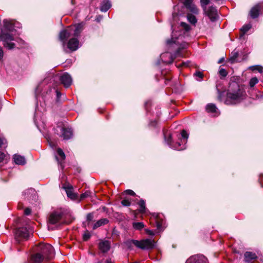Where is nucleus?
Listing matches in <instances>:
<instances>
[{
    "mask_svg": "<svg viewBox=\"0 0 263 263\" xmlns=\"http://www.w3.org/2000/svg\"><path fill=\"white\" fill-rule=\"evenodd\" d=\"M144 227V224L142 222H137L133 223V227L134 229L137 230H141Z\"/></svg>",
    "mask_w": 263,
    "mask_h": 263,
    "instance_id": "obj_25",
    "label": "nucleus"
},
{
    "mask_svg": "<svg viewBox=\"0 0 263 263\" xmlns=\"http://www.w3.org/2000/svg\"><path fill=\"white\" fill-rule=\"evenodd\" d=\"M111 7V4L108 0H103L100 5V10L102 12H106Z\"/></svg>",
    "mask_w": 263,
    "mask_h": 263,
    "instance_id": "obj_19",
    "label": "nucleus"
},
{
    "mask_svg": "<svg viewBox=\"0 0 263 263\" xmlns=\"http://www.w3.org/2000/svg\"><path fill=\"white\" fill-rule=\"evenodd\" d=\"M194 76L199 78L200 79L199 80L202 79L203 77V74L202 72H201L200 71H196L195 73Z\"/></svg>",
    "mask_w": 263,
    "mask_h": 263,
    "instance_id": "obj_42",
    "label": "nucleus"
},
{
    "mask_svg": "<svg viewBox=\"0 0 263 263\" xmlns=\"http://www.w3.org/2000/svg\"><path fill=\"white\" fill-rule=\"evenodd\" d=\"M196 260V257H190L187 260V263H190L192 261H195Z\"/></svg>",
    "mask_w": 263,
    "mask_h": 263,
    "instance_id": "obj_51",
    "label": "nucleus"
},
{
    "mask_svg": "<svg viewBox=\"0 0 263 263\" xmlns=\"http://www.w3.org/2000/svg\"><path fill=\"white\" fill-rule=\"evenodd\" d=\"M37 251L42 254L45 259L48 261L52 259L54 256L52 246L49 244H40L38 247Z\"/></svg>",
    "mask_w": 263,
    "mask_h": 263,
    "instance_id": "obj_4",
    "label": "nucleus"
},
{
    "mask_svg": "<svg viewBox=\"0 0 263 263\" xmlns=\"http://www.w3.org/2000/svg\"><path fill=\"white\" fill-rule=\"evenodd\" d=\"M104 263H114V262L112 261L110 259H107Z\"/></svg>",
    "mask_w": 263,
    "mask_h": 263,
    "instance_id": "obj_54",
    "label": "nucleus"
},
{
    "mask_svg": "<svg viewBox=\"0 0 263 263\" xmlns=\"http://www.w3.org/2000/svg\"><path fill=\"white\" fill-rule=\"evenodd\" d=\"M218 100L223 102L227 105H235L240 104L247 97L243 87L240 86L236 82L230 83L226 95H224L223 92L218 91Z\"/></svg>",
    "mask_w": 263,
    "mask_h": 263,
    "instance_id": "obj_1",
    "label": "nucleus"
},
{
    "mask_svg": "<svg viewBox=\"0 0 263 263\" xmlns=\"http://www.w3.org/2000/svg\"><path fill=\"white\" fill-rule=\"evenodd\" d=\"M138 205L140 208L139 212L140 213H144L145 210V204L144 201L141 199L138 202Z\"/></svg>",
    "mask_w": 263,
    "mask_h": 263,
    "instance_id": "obj_27",
    "label": "nucleus"
},
{
    "mask_svg": "<svg viewBox=\"0 0 263 263\" xmlns=\"http://www.w3.org/2000/svg\"><path fill=\"white\" fill-rule=\"evenodd\" d=\"M156 124H157V121L156 120L151 121L149 123V124L151 126H155L156 125Z\"/></svg>",
    "mask_w": 263,
    "mask_h": 263,
    "instance_id": "obj_53",
    "label": "nucleus"
},
{
    "mask_svg": "<svg viewBox=\"0 0 263 263\" xmlns=\"http://www.w3.org/2000/svg\"><path fill=\"white\" fill-rule=\"evenodd\" d=\"M252 70H258L259 72L262 71V67L259 66H253L250 67Z\"/></svg>",
    "mask_w": 263,
    "mask_h": 263,
    "instance_id": "obj_39",
    "label": "nucleus"
},
{
    "mask_svg": "<svg viewBox=\"0 0 263 263\" xmlns=\"http://www.w3.org/2000/svg\"><path fill=\"white\" fill-rule=\"evenodd\" d=\"M79 41L76 37L70 39L67 44V47L70 51H74L79 48Z\"/></svg>",
    "mask_w": 263,
    "mask_h": 263,
    "instance_id": "obj_13",
    "label": "nucleus"
},
{
    "mask_svg": "<svg viewBox=\"0 0 263 263\" xmlns=\"http://www.w3.org/2000/svg\"><path fill=\"white\" fill-rule=\"evenodd\" d=\"M187 9H190L191 11H192L193 13L197 14L198 13V9L197 8V7L194 4H192L190 6H189Z\"/></svg>",
    "mask_w": 263,
    "mask_h": 263,
    "instance_id": "obj_30",
    "label": "nucleus"
},
{
    "mask_svg": "<svg viewBox=\"0 0 263 263\" xmlns=\"http://www.w3.org/2000/svg\"><path fill=\"white\" fill-rule=\"evenodd\" d=\"M91 192L90 191H86L84 193L81 195V199H83L90 196Z\"/></svg>",
    "mask_w": 263,
    "mask_h": 263,
    "instance_id": "obj_38",
    "label": "nucleus"
},
{
    "mask_svg": "<svg viewBox=\"0 0 263 263\" xmlns=\"http://www.w3.org/2000/svg\"><path fill=\"white\" fill-rule=\"evenodd\" d=\"M93 218V214L92 213H89L87 215L86 220L87 221L90 222L92 220Z\"/></svg>",
    "mask_w": 263,
    "mask_h": 263,
    "instance_id": "obj_40",
    "label": "nucleus"
},
{
    "mask_svg": "<svg viewBox=\"0 0 263 263\" xmlns=\"http://www.w3.org/2000/svg\"><path fill=\"white\" fill-rule=\"evenodd\" d=\"M121 204L125 206H128L130 205V201L128 199H125L121 201Z\"/></svg>",
    "mask_w": 263,
    "mask_h": 263,
    "instance_id": "obj_36",
    "label": "nucleus"
},
{
    "mask_svg": "<svg viewBox=\"0 0 263 263\" xmlns=\"http://www.w3.org/2000/svg\"><path fill=\"white\" fill-rule=\"evenodd\" d=\"M155 241L151 239H143L141 241L129 239L124 242L125 247L129 250H132L134 246L143 250L153 249L155 247Z\"/></svg>",
    "mask_w": 263,
    "mask_h": 263,
    "instance_id": "obj_2",
    "label": "nucleus"
},
{
    "mask_svg": "<svg viewBox=\"0 0 263 263\" xmlns=\"http://www.w3.org/2000/svg\"><path fill=\"white\" fill-rule=\"evenodd\" d=\"M70 27L72 28V33L74 37L79 36L83 29V25L82 24H78L74 27Z\"/></svg>",
    "mask_w": 263,
    "mask_h": 263,
    "instance_id": "obj_17",
    "label": "nucleus"
},
{
    "mask_svg": "<svg viewBox=\"0 0 263 263\" xmlns=\"http://www.w3.org/2000/svg\"><path fill=\"white\" fill-rule=\"evenodd\" d=\"M238 55H239V53L237 52H234L233 53V56L231 58V60L232 61H234L238 57Z\"/></svg>",
    "mask_w": 263,
    "mask_h": 263,
    "instance_id": "obj_45",
    "label": "nucleus"
},
{
    "mask_svg": "<svg viewBox=\"0 0 263 263\" xmlns=\"http://www.w3.org/2000/svg\"><path fill=\"white\" fill-rule=\"evenodd\" d=\"M72 28L70 26L68 27L66 29H64L60 31L59 37L60 40L63 42V46L65 45L67 39L72 35Z\"/></svg>",
    "mask_w": 263,
    "mask_h": 263,
    "instance_id": "obj_10",
    "label": "nucleus"
},
{
    "mask_svg": "<svg viewBox=\"0 0 263 263\" xmlns=\"http://www.w3.org/2000/svg\"><path fill=\"white\" fill-rule=\"evenodd\" d=\"M192 2L193 0H184V5L186 8H187L189 6L193 4Z\"/></svg>",
    "mask_w": 263,
    "mask_h": 263,
    "instance_id": "obj_43",
    "label": "nucleus"
},
{
    "mask_svg": "<svg viewBox=\"0 0 263 263\" xmlns=\"http://www.w3.org/2000/svg\"><path fill=\"white\" fill-rule=\"evenodd\" d=\"M224 59L223 58H221L220 59L219 61H218V63H221L222 62V61H223Z\"/></svg>",
    "mask_w": 263,
    "mask_h": 263,
    "instance_id": "obj_58",
    "label": "nucleus"
},
{
    "mask_svg": "<svg viewBox=\"0 0 263 263\" xmlns=\"http://www.w3.org/2000/svg\"><path fill=\"white\" fill-rule=\"evenodd\" d=\"M188 134L184 130H183L181 133V137L183 139V142L186 143L187 141V139L188 138Z\"/></svg>",
    "mask_w": 263,
    "mask_h": 263,
    "instance_id": "obj_31",
    "label": "nucleus"
},
{
    "mask_svg": "<svg viewBox=\"0 0 263 263\" xmlns=\"http://www.w3.org/2000/svg\"><path fill=\"white\" fill-rule=\"evenodd\" d=\"M54 133L64 140L70 139L73 137V131L71 128L66 127L60 124L54 128Z\"/></svg>",
    "mask_w": 263,
    "mask_h": 263,
    "instance_id": "obj_3",
    "label": "nucleus"
},
{
    "mask_svg": "<svg viewBox=\"0 0 263 263\" xmlns=\"http://www.w3.org/2000/svg\"><path fill=\"white\" fill-rule=\"evenodd\" d=\"M262 6H263V3H262ZM262 10V13H263V8H261V11Z\"/></svg>",
    "mask_w": 263,
    "mask_h": 263,
    "instance_id": "obj_59",
    "label": "nucleus"
},
{
    "mask_svg": "<svg viewBox=\"0 0 263 263\" xmlns=\"http://www.w3.org/2000/svg\"><path fill=\"white\" fill-rule=\"evenodd\" d=\"M61 83L65 87H68L72 83V79L71 76L67 72L64 73L60 78Z\"/></svg>",
    "mask_w": 263,
    "mask_h": 263,
    "instance_id": "obj_14",
    "label": "nucleus"
},
{
    "mask_svg": "<svg viewBox=\"0 0 263 263\" xmlns=\"http://www.w3.org/2000/svg\"><path fill=\"white\" fill-rule=\"evenodd\" d=\"M181 26L185 30V31H189L190 30V26L187 24L181 22Z\"/></svg>",
    "mask_w": 263,
    "mask_h": 263,
    "instance_id": "obj_35",
    "label": "nucleus"
},
{
    "mask_svg": "<svg viewBox=\"0 0 263 263\" xmlns=\"http://www.w3.org/2000/svg\"><path fill=\"white\" fill-rule=\"evenodd\" d=\"M261 8H263L262 3H259L253 7L250 11L249 14L252 18H257L261 11Z\"/></svg>",
    "mask_w": 263,
    "mask_h": 263,
    "instance_id": "obj_12",
    "label": "nucleus"
},
{
    "mask_svg": "<svg viewBox=\"0 0 263 263\" xmlns=\"http://www.w3.org/2000/svg\"><path fill=\"white\" fill-rule=\"evenodd\" d=\"M3 23L5 29L9 32H12L14 26L12 22L10 21L5 19L3 21Z\"/></svg>",
    "mask_w": 263,
    "mask_h": 263,
    "instance_id": "obj_22",
    "label": "nucleus"
},
{
    "mask_svg": "<svg viewBox=\"0 0 263 263\" xmlns=\"http://www.w3.org/2000/svg\"><path fill=\"white\" fill-rule=\"evenodd\" d=\"M190 61H187V62H183L180 65H176V66L178 67H181V66L188 67V66H190Z\"/></svg>",
    "mask_w": 263,
    "mask_h": 263,
    "instance_id": "obj_41",
    "label": "nucleus"
},
{
    "mask_svg": "<svg viewBox=\"0 0 263 263\" xmlns=\"http://www.w3.org/2000/svg\"><path fill=\"white\" fill-rule=\"evenodd\" d=\"M164 135L165 141L166 142L167 144L170 145L171 147L173 148L178 151L183 150L186 147L185 144H181V142H183L182 141V139L179 138V141L175 143H174L172 142V137L170 133H168V134H167L166 133H164Z\"/></svg>",
    "mask_w": 263,
    "mask_h": 263,
    "instance_id": "obj_8",
    "label": "nucleus"
},
{
    "mask_svg": "<svg viewBox=\"0 0 263 263\" xmlns=\"http://www.w3.org/2000/svg\"><path fill=\"white\" fill-rule=\"evenodd\" d=\"M31 261L34 263H41L44 261H47L39 252L33 254L31 256Z\"/></svg>",
    "mask_w": 263,
    "mask_h": 263,
    "instance_id": "obj_15",
    "label": "nucleus"
},
{
    "mask_svg": "<svg viewBox=\"0 0 263 263\" xmlns=\"http://www.w3.org/2000/svg\"><path fill=\"white\" fill-rule=\"evenodd\" d=\"M3 144V140L0 138V147L2 146Z\"/></svg>",
    "mask_w": 263,
    "mask_h": 263,
    "instance_id": "obj_57",
    "label": "nucleus"
},
{
    "mask_svg": "<svg viewBox=\"0 0 263 263\" xmlns=\"http://www.w3.org/2000/svg\"><path fill=\"white\" fill-rule=\"evenodd\" d=\"M63 216V212L61 211H56L51 213L48 217V222L55 224L60 222Z\"/></svg>",
    "mask_w": 263,
    "mask_h": 263,
    "instance_id": "obj_9",
    "label": "nucleus"
},
{
    "mask_svg": "<svg viewBox=\"0 0 263 263\" xmlns=\"http://www.w3.org/2000/svg\"><path fill=\"white\" fill-rule=\"evenodd\" d=\"M5 156V154L4 153L0 152V163L3 161Z\"/></svg>",
    "mask_w": 263,
    "mask_h": 263,
    "instance_id": "obj_48",
    "label": "nucleus"
},
{
    "mask_svg": "<svg viewBox=\"0 0 263 263\" xmlns=\"http://www.w3.org/2000/svg\"><path fill=\"white\" fill-rule=\"evenodd\" d=\"M147 233H148L149 234H150V235H154V233H153L152 231H150V230H148V231H147Z\"/></svg>",
    "mask_w": 263,
    "mask_h": 263,
    "instance_id": "obj_55",
    "label": "nucleus"
},
{
    "mask_svg": "<svg viewBox=\"0 0 263 263\" xmlns=\"http://www.w3.org/2000/svg\"><path fill=\"white\" fill-rule=\"evenodd\" d=\"M251 24H247L242 27L240 29V32H241V35H244L247 32H248L251 28Z\"/></svg>",
    "mask_w": 263,
    "mask_h": 263,
    "instance_id": "obj_26",
    "label": "nucleus"
},
{
    "mask_svg": "<svg viewBox=\"0 0 263 263\" xmlns=\"http://www.w3.org/2000/svg\"><path fill=\"white\" fill-rule=\"evenodd\" d=\"M258 82V80L256 77L251 78L249 82V86L250 87H253Z\"/></svg>",
    "mask_w": 263,
    "mask_h": 263,
    "instance_id": "obj_28",
    "label": "nucleus"
},
{
    "mask_svg": "<svg viewBox=\"0 0 263 263\" xmlns=\"http://www.w3.org/2000/svg\"><path fill=\"white\" fill-rule=\"evenodd\" d=\"M66 191L67 196L71 199H76L77 198V195L73 193V187L70 185H68L66 186H64Z\"/></svg>",
    "mask_w": 263,
    "mask_h": 263,
    "instance_id": "obj_16",
    "label": "nucleus"
},
{
    "mask_svg": "<svg viewBox=\"0 0 263 263\" xmlns=\"http://www.w3.org/2000/svg\"><path fill=\"white\" fill-rule=\"evenodd\" d=\"M125 193L128 194V195H129L130 196H135L136 195L135 193L133 191V190H127L126 191H125Z\"/></svg>",
    "mask_w": 263,
    "mask_h": 263,
    "instance_id": "obj_44",
    "label": "nucleus"
},
{
    "mask_svg": "<svg viewBox=\"0 0 263 263\" xmlns=\"http://www.w3.org/2000/svg\"><path fill=\"white\" fill-rule=\"evenodd\" d=\"M91 235L88 231H86L83 235V240L87 241L90 238Z\"/></svg>",
    "mask_w": 263,
    "mask_h": 263,
    "instance_id": "obj_37",
    "label": "nucleus"
},
{
    "mask_svg": "<svg viewBox=\"0 0 263 263\" xmlns=\"http://www.w3.org/2000/svg\"><path fill=\"white\" fill-rule=\"evenodd\" d=\"M244 256L246 261L248 262H249L252 260L255 259L257 258L256 255L255 253L251 252H246L245 253Z\"/></svg>",
    "mask_w": 263,
    "mask_h": 263,
    "instance_id": "obj_23",
    "label": "nucleus"
},
{
    "mask_svg": "<svg viewBox=\"0 0 263 263\" xmlns=\"http://www.w3.org/2000/svg\"><path fill=\"white\" fill-rule=\"evenodd\" d=\"M4 57V51L2 47L0 46V61L3 59Z\"/></svg>",
    "mask_w": 263,
    "mask_h": 263,
    "instance_id": "obj_47",
    "label": "nucleus"
},
{
    "mask_svg": "<svg viewBox=\"0 0 263 263\" xmlns=\"http://www.w3.org/2000/svg\"><path fill=\"white\" fill-rule=\"evenodd\" d=\"M188 44L184 43L181 44L180 46L178 48L176 51L173 54H168V53H163L161 54L162 58H163L165 56L168 55L170 60L167 61H165L168 64L173 63L174 60L177 57H182V54L181 53V50L183 49L187 48Z\"/></svg>",
    "mask_w": 263,
    "mask_h": 263,
    "instance_id": "obj_7",
    "label": "nucleus"
},
{
    "mask_svg": "<svg viewBox=\"0 0 263 263\" xmlns=\"http://www.w3.org/2000/svg\"><path fill=\"white\" fill-rule=\"evenodd\" d=\"M210 3V0H200V4L203 10L205 11L207 9L206 6Z\"/></svg>",
    "mask_w": 263,
    "mask_h": 263,
    "instance_id": "obj_29",
    "label": "nucleus"
},
{
    "mask_svg": "<svg viewBox=\"0 0 263 263\" xmlns=\"http://www.w3.org/2000/svg\"><path fill=\"white\" fill-rule=\"evenodd\" d=\"M187 19H188L189 21L193 24H195L197 22L196 17L193 15H189L187 16Z\"/></svg>",
    "mask_w": 263,
    "mask_h": 263,
    "instance_id": "obj_32",
    "label": "nucleus"
},
{
    "mask_svg": "<svg viewBox=\"0 0 263 263\" xmlns=\"http://www.w3.org/2000/svg\"><path fill=\"white\" fill-rule=\"evenodd\" d=\"M57 97L59 98L61 96V93L58 90L56 91Z\"/></svg>",
    "mask_w": 263,
    "mask_h": 263,
    "instance_id": "obj_56",
    "label": "nucleus"
},
{
    "mask_svg": "<svg viewBox=\"0 0 263 263\" xmlns=\"http://www.w3.org/2000/svg\"><path fill=\"white\" fill-rule=\"evenodd\" d=\"M170 81H171V78H166L165 80V85H171V84H169Z\"/></svg>",
    "mask_w": 263,
    "mask_h": 263,
    "instance_id": "obj_52",
    "label": "nucleus"
},
{
    "mask_svg": "<svg viewBox=\"0 0 263 263\" xmlns=\"http://www.w3.org/2000/svg\"><path fill=\"white\" fill-rule=\"evenodd\" d=\"M57 153H58V155L61 158L62 160H65V155L61 148H58Z\"/></svg>",
    "mask_w": 263,
    "mask_h": 263,
    "instance_id": "obj_33",
    "label": "nucleus"
},
{
    "mask_svg": "<svg viewBox=\"0 0 263 263\" xmlns=\"http://www.w3.org/2000/svg\"><path fill=\"white\" fill-rule=\"evenodd\" d=\"M219 74L220 76L225 77L227 76L228 72L227 70L224 68H221L219 71Z\"/></svg>",
    "mask_w": 263,
    "mask_h": 263,
    "instance_id": "obj_34",
    "label": "nucleus"
},
{
    "mask_svg": "<svg viewBox=\"0 0 263 263\" xmlns=\"http://www.w3.org/2000/svg\"><path fill=\"white\" fill-rule=\"evenodd\" d=\"M35 192V191L34 189H28L27 190L26 192H24L25 194H26V193H34Z\"/></svg>",
    "mask_w": 263,
    "mask_h": 263,
    "instance_id": "obj_49",
    "label": "nucleus"
},
{
    "mask_svg": "<svg viewBox=\"0 0 263 263\" xmlns=\"http://www.w3.org/2000/svg\"><path fill=\"white\" fill-rule=\"evenodd\" d=\"M204 11L211 22H215L217 20L218 15L217 10L215 7L213 6H210Z\"/></svg>",
    "mask_w": 263,
    "mask_h": 263,
    "instance_id": "obj_11",
    "label": "nucleus"
},
{
    "mask_svg": "<svg viewBox=\"0 0 263 263\" xmlns=\"http://www.w3.org/2000/svg\"><path fill=\"white\" fill-rule=\"evenodd\" d=\"M29 235L28 230L26 227H20L15 230V239L18 243L27 240Z\"/></svg>",
    "mask_w": 263,
    "mask_h": 263,
    "instance_id": "obj_6",
    "label": "nucleus"
},
{
    "mask_svg": "<svg viewBox=\"0 0 263 263\" xmlns=\"http://www.w3.org/2000/svg\"><path fill=\"white\" fill-rule=\"evenodd\" d=\"M14 40V36L10 33L2 31L0 33V41L3 42V45L8 49H12L15 47L14 43L10 42Z\"/></svg>",
    "mask_w": 263,
    "mask_h": 263,
    "instance_id": "obj_5",
    "label": "nucleus"
},
{
    "mask_svg": "<svg viewBox=\"0 0 263 263\" xmlns=\"http://www.w3.org/2000/svg\"><path fill=\"white\" fill-rule=\"evenodd\" d=\"M108 222H109V220L107 218H101V219H99V220H98L93 224V229L95 230L97 228H98L101 226H102L107 224Z\"/></svg>",
    "mask_w": 263,
    "mask_h": 263,
    "instance_id": "obj_21",
    "label": "nucleus"
},
{
    "mask_svg": "<svg viewBox=\"0 0 263 263\" xmlns=\"http://www.w3.org/2000/svg\"><path fill=\"white\" fill-rule=\"evenodd\" d=\"M13 159L15 163L18 165H24L26 163L24 157L19 155L15 154L13 156Z\"/></svg>",
    "mask_w": 263,
    "mask_h": 263,
    "instance_id": "obj_20",
    "label": "nucleus"
},
{
    "mask_svg": "<svg viewBox=\"0 0 263 263\" xmlns=\"http://www.w3.org/2000/svg\"><path fill=\"white\" fill-rule=\"evenodd\" d=\"M31 210L29 208H27L24 210V214L25 215H29L30 214Z\"/></svg>",
    "mask_w": 263,
    "mask_h": 263,
    "instance_id": "obj_46",
    "label": "nucleus"
},
{
    "mask_svg": "<svg viewBox=\"0 0 263 263\" xmlns=\"http://www.w3.org/2000/svg\"><path fill=\"white\" fill-rule=\"evenodd\" d=\"M166 43H167V45H171L172 43H175V44L176 43H175V41H174L173 39H172L171 40H167Z\"/></svg>",
    "mask_w": 263,
    "mask_h": 263,
    "instance_id": "obj_50",
    "label": "nucleus"
},
{
    "mask_svg": "<svg viewBox=\"0 0 263 263\" xmlns=\"http://www.w3.org/2000/svg\"><path fill=\"white\" fill-rule=\"evenodd\" d=\"M100 250L103 252H107L110 249V244L108 241L105 240L101 241L99 244Z\"/></svg>",
    "mask_w": 263,
    "mask_h": 263,
    "instance_id": "obj_18",
    "label": "nucleus"
},
{
    "mask_svg": "<svg viewBox=\"0 0 263 263\" xmlns=\"http://www.w3.org/2000/svg\"><path fill=\"white\" fill-rule=\"evenodd\" d=\"M207 112L210 113H216L217 108L214 104L210 103L206 106Z\"/></svg>",
    "mask_w": 263,
    "mask_h": 263,
    "instance_id": "obj_24",
    "label": "nucleus"
}]
</instances>
